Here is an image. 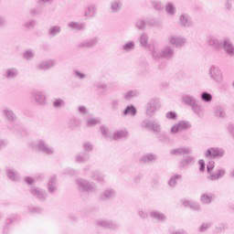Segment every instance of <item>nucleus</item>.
<instances>
[{
    "mask_svg": "<svg viewBox=\"0 0 234 234\" xmlns=\"http://www.w3.org/2000/svg\"><path fill=\"white\" fill-rule=\"evenodd\" d=\"M153 59H173L175 58V48L165 46L162 49H158L156 46H153L150 49Z\"/></svg>",
    "mask_w": 234,
    "mask_h": 234,
    "instance_id": "f257e3e1",
    "label": "nucleus"
},
{
    "mask_svg": "<svg viewBox=\"0 0 234 234\" xmlns=\"http://www.w3.org/2000/svg\"><path fill=\"white\" fill-rule=\"evenodd\" d=\"M76 185L79 187V191H81L82 193H96V191H98L96 183L90 182L87 179L78 178L76 180Z\"/></svg>",
    "mask_w": 234,
    "mask_h": 234,
    "instance_id": "f03ea898",
    "label": "nucleus"
},
{
    "mask_svg": "<svg viewBox=\"0 0 234 234\" xmlns=\"http://www.w3.org/2000/svg\"><path fill=\"white\" fill-rule=\"evenodd\" d=\"M29 147L40 151V153H44L45 154H54L55 152L52 146L48 145V144L43 140L31 142Z\"/></svg>",
    "mask_w": 234,
    "mask_h": 234,
    "instance_id": "7ed1b4c3",
    "label": "nucleus"
},
{
    "mask_svg": "<svg viewBox=\"0 0 234 234\" xmlns=\"http://www.w3.org/2000/svg\"><path fill=\"white\" fill-rule=\"evenodd\" d=\"M208 76L215 83H222L224 81V73L218 66L211 65L208 69Z\"/></svg>",
    "mask_w": 234,
    "mask_h": 234,
    "instance_id": "20e7f679",
    "label": "nucleus"
},
{
    "mask_svg": "<svg viewBox=\"0 0 234 234\" xmlns=\"http://www.w3.org/2000/svg\"><path fill=\"white\" fill-rule=\"evenodd\" d=\"M167 43L176 48H182L183 47H186L187 40L180 35L170 34L167 37Z\"/></svg>",
    "mask_w": 234,
    "mask_h": 234,
    "instance_id": "39448f33",
    "label": "nucleus"
},
{
    "mask_svg": "<svg viewBox=\"0 0 234 234\" xmlns=\"http://www.w3.org/2000/svg\"><path fill=\"white\" fill-rule=\"evenodd\" d=\"M162 107L160 100L157 98L151 99L146 104V116L150 118L154 116L155 112H158Z\"/></svg>",
    "mask_w": 234,
    "mask_h": 234,
    "instance_id": "423d86ee",
    "label": "nucleus"
},
{
    "mask_svg": "<svg viewBox=\"0 0 234 234\" xmlns=\"http://www.w3.org/2000/svg\"><path fill=\"white\" fill-rule=\"evenodd\" d=\"M191 126L192 125L189 121H179L171 127L170 132L172 134L184 133L187 131V129H191Z\"/></svg>",
    "mask_w": 234,
    "mask_h": 234,
    "instance_id": "0eeeda50",
    "label": "nucleus"
},
{
    "mask_svg": "<svg viewBox=\"0 0 234 234\" xmlns=\"http://www.w3.org/2000/svg\"><path fill=\"white\" fill-rule=\"evenodd\" d=\"M30 94L34 103L37 105H47V95L45 94V91L35 90H32Z\"/></svg>",
    "mask_w": 234,
    "mask_h": 234,
    "instance_id": "6e6552de",
    "label": "nucleus"
},
{
    "mask_svg": "<svg viewBox=\"0 0 234 234\" xmlns=\"http://www.w3.org/2000/svg\"><path fill=\"white\" fill-rule=\"evenodd\" d=\"M226 154V151L219 147L208 148L205 153V158H210L214 160L215 158H222Z\"/></svg>",
    "mask_w": 234,
    "mask_h": 234,
    "instance_id": "1a4fd4ad",
    "label": "nucleus"
},
{
    "mask_svg": "<svg viewBox=\"0 0 234 234\" xmlns=\"http://www.w3.org/2000/svg\"><path fill=\"white\" fill-rule=\"evenodd\" d=\"M58 63L56 60L49 58L41 60L38 62L36 66L37 70H42V72H47L48 70H50L51 69H54Z\"/></svg>",
    "mask_w": 234,
    "mask_h": 234,
    "instance_id": "9d476101",
    "label": "nucleus"
},
{
    "mask_svg": "<svg viewBox=\"0 0 234 234\" xmlns=\"http://www.w3.org/2000/svg\"><path fill=\"white\" fill-rule=\"evenodd\" d=\"M226 176V169L224 168H217L214 172H210L207 176V179L210 182H218V180H221Z\"/></svg>",
    "mask_w": 234,
    "mask_h": 234,
    "instance_id": "9b49d317",
    "label": "nucleus"
},
{
    "mask_svg": "<svg viewBox=\"0 0 234 234\" xmlns=\"http://www.w3.org/2000/svg\"><path fill=\"white\" fill-rule=\"evenodd\" d=\"M30 193L31 195H33V197H35V198H37L41 202H45V200H47V197H48L47 190L39 187L31 188Z\"/></svg>",
    "mask_w": 234,
    "mask_h": 234,
    "instance_id": "f8f14e48",
    "label": "nucleus"
},
{
    "mask_svg": "<svg viewBox=\"0 0 234 234\" xmlns=\"http://www.w3.org/2000/svg\"><path fill=\"white\" fill-rule=\"evenodd\" d=\"M17 76H19V69L17 68H7L3 73L4 80H7V81H13Z\"/></svg>",
    "mask_w": 234,
    "mask_h": 234,
    "instance_id": "ddd939ff",
    "label": "nucleus"
},
{
    "mask_svg": "<svg viewBox=\"0 0 234 234\" xmlns=\"http://www.w3.org/2000/svg\"><path fill=\"white\" fill-rule=\"evenodd\" d=\"M96 223L100 228H106L107 229H117V228H120L117 222L109 219H99Z\"/></svg>",
    "mask_w": 234,
    "mask_h": 234,
    "instance_id": "4468645a",
    "label": "nucleus"
},
{
    "mask_svg": "<svg viewBox=\"0 0 234 234\" xmlns=\"http://www.w3.org/2000/svg\"><path fill=\"white\" fill-rule=\"evenodd\" d=\"M191 153H193V148H191V146H181L178 148H174L170 151V154L175 156H184L185 154H191Z\"/></svg>",
    "mask_w": 234,
    "mask_h": 234,
    "instance_id": "2eb2a0df",
    "label": "nucleus"
},
{
    "mask_svg": "<svg viewBox=\"0 0 234 234\" xmlns=\"http://www.w3.org/2000/svg\"><path fill=\"white\" fill-rule=\"evenodd\" d=\"M225 52L228 54V56H231V58H234V46L233 42H231V38L225 37L222 41V46Z\"/></svg>",
    "mask_w": 234,
    "mask_h": 234,
    "instance_id": "dca6fc26",
    "label": "nucleus"
},
{
    "mask_svg": "<svg viewBox=\"0 0 234 234\" xmlns=\"http://www.w3.org/2000/svg\"><path fill=\"white\" fill-rule=\"evenodd\" d=\"M199 200L203 206H210V204H213V201L215 200V194L211 192L202 193Z\"/></svg>",
    "mask_w": 234,
    "mask_h": 234,
    "instance_id": "f3484780",
    "label": "nucleus"
},
{
    "mask_svg": "<svg viewBox=\"0 0 234 234\" xmlns=\"http://www.w3.org/2000/svg\"><path fill=\"white\" fill-rule=\"evenodd\" d=\"M123 8V0H112L110 3L111 14H119Z\"/></svg>",
    "mask_w": 234,
    "mask_h": 234,
    "instance_id": "a211bd4d",
    "label": "nucleus"
},
{
    "mask_svg": "<svg viewBox=\"0 0 234 234\" xmlns=\"http://www.w3.org/2000/svg\"><path fill=\"white\" fill-rule=\"evenodd\" d=\"M213 114L216 118L224 120L228 118V113H226V108L222 105H216L213 109Z\"/></svg>",
    "mask_w": 234,
    "mask_h": 234,
    "instance_id": "6ab92c4d",
    "label": "nucleus"
},
{
    "mask_svg": "<svg viewBox=\"0 0 234 234\" xmlns=\"http://www.w3.org/2000/svg\"><path fill=\"white\" fill-rule=\"evenodd\" d=\"M48 191L50 195L56 194L58 191V176H52L48 182Z\"/></svg>",
    "mask_w": 234,
    "mask_h": 234,
    "instance_id": "aec40b11",
    "label": "nucleus"
},
{
    "mask_svg": "<svg viewBox=\"0 0 234 234\" xmlns=\"http://www.w3.org/2000/svg\"><path fill=\"white\" fill-rule=\"evenodd\" d=\"M96 45H98V37H92L79 43L78 47L79 48H92Z\"/></svg>",
    "mask_w": 234,
    "mask_h": 234,
    "instance_id": "412c9836",
    "label": "nucleus"
},
{
    "mask_svg": "<svg viewBox=\"0 0 234 234\" xmlns=\"http://www.w3.org/2000/svg\"><path fill=\"white\" fill-rule=\"evenodd\" d=\"M191 111L196 114V116H197V118H204V116H206V108L198 102H196L193 105Z\"/></svg>",
    "mask_w": 234,
    "mask_h": 234,
    "instance_id": "4be33fe9",
    "label": "nucleus"
},
{
    "mask_svg": "<svg viewBox=\"0 0 234 234\" xmlns=\"http://www.w3.org/2000/svg\"><path fill=\"white\" fill-rule=\"evenodd\" d=\"M9 129L10 131H13L14 134H16L18 138L28 135V132L27 131V129L17 124H13V126L9 127Z\"/></svg>",
    "mask_w": 234,
    "mask_h": 234,
    "instance_id": "5701e85b",
    "label": "nucleus"
},
{
    "mask_svg": "<svg viewBox=\"0 0 234 234\" xmlns=\"http://www.w3.org/2000/svg\"><path fill=\"white\" fill-rule=\"evenodd\" d=\"M179 23L181 27H184L185 28H189L193 26V20L191 19V16L187 14H182L179 16Z\"/></svg>",
    "mask_w": 234,
    "mask_h": 234,
    "instance_id": "b1692460",
    "label": "nucleus"
},
{
    "mask_svg": "<svg viewBox=\"0 0 234 234\" xmlns=\"http://www.w3.org/2000/svg\"><path fill=\"white\" fill-rule=\"evenodd\" d=\"M182 174H174L168 181L169 187H171V189H175V187L178 186V183L182 182Z\"/></svg>",
    "mask_w": 234,
    "mask_h": 234,
    "instance_id": "393cba45",
    "label": "nucleus"
},
{
    "mask_svg": "<svg viewBox=\"0 0 234 234\" xmlns=\"http://www.w3.org/2000/svg\"><path fill=\"white\" fill-rule=\"evenodd\" d=\"M197 160L195 159V156L193 155H186L182 158V160L179 162V167L184 169L186 165H193Z\"/></svg>",
    "mask_w": 234,
    "mask_h": 234,
    "instance_id": "a878e982",
    "label": "nucleus"
},
{
    "mask_svg": "<svg viewBox=\"0 0 234 234\" xmlns=\"http://www.w3.org/2000/svg\"><path fill=\"white\" fill-rule=\"evenodd\" d=\"M150 217L151 218H154V220H158L159 222H165V220H167V216L159 210L151 211Z\"/></svg>",
    "mask_w": 234,
    "mask_h": 234,
    "instance_id": "bb28decb",
    "label": "nucleus"
},
{
    "mask_svg": "<svg viewBox=\"0 0 234 234\" xmlns=\"http://www.w3.org/2000/svg\"><path fill=\"white\" fill-rule=\"evenodd\" d=\"M116 197V191L112 188H106L101 195V200H112Z\"/></svg>",
    "mask_w": 234,
    "mask_h": 234,
    "instance_id": "cd10ccee",
    "label": "nucleus"
},
{
    "mask_svg": "<svg viewBox=\"0 0 234 234\" xmlns=\"http://www.w3.org/2000/svg\"><path fill=\"white\" fill-rule=\"evenodd\" d=\"M182 100H183V102L188 107H191V109L197 103V99L193 95L185 94L182 96Z\"/></svg>",
    "mask_w": 234,
    "mask_h": 234,
    "instance_id": "c85d7f7f",
    "label": "nucleus"
},
{
    "mask_svg": "<svg viewBox=\"0 0 234 234\" xmlns=\"http://www.w3.org/2000/svg\"><path fill=\"white\" fill-rule=\"evenodd\" d=\"M137 113H138V110L136 109V107L131 104L126 106V108L122 112V116H132L133 118H134V116H136Z\"/></svg>",
    "mask_w": 234,
    "mask_h": 234,
    "instance_id": "c756f323",
    "label": "nucleus"
},
{
    "mask_svg": "<svg viewBox=\"0 0 234 234\" xmlns=\"http://www.w3.org/2000/svg\"><path fill=\"white\" fill-rule=\"evenodd\" d=\"M84 17L86 19H92L96 17V5H90L84 10Z\"/></svg>",
    "mask_w": 234,
    "mask_h": 234,
    "instance_id": "7c9ffc66",
    "label": "nucleus"
},
{
    "mask_svg": "<svg viewBox=\"0 0 234 234\" xmlns=\"http://www.w3.org/2000/svg\"><path fill=\"white\" fill-rule=\"evenodd\" d=\"M158 160V155L154 154H147L141 158V164H152V162H156Z\"/></svg>",
    "mask_w": 234,
    "mask_h": 234,
    "instance_id": "2f4dec72",
    "label": "nucleus"
},
{
    "mask_svg": "<svg viewBox=\"0 0 234 234\" xmlns=\"http://www.w3.org/2000/svg\"><path fill=\"white\" fill-rule=\"evenodd\" d=\"M207 43L209 47H212L215 50H220V48H222V42L220 43V40L215 37L208 38Z\"/></svg>",
    "mask_w": 234,
    "mask_h": 234,
    "instance_id": "473e14b6",
    "label": "nucleus"
},
{
    "mask_svg": "<svg viewBox=\"0 0 234 234\" xmlns=\"http://www.w3.org/2000/svg\"><path fill=\"white\" fill-rule=\"evenodd\" d=\"M6 176L12 182H17L19 180V174L14 168H6Z\"/></svg>",
    "mask_w": 234,
    "mask_h": 234,
    "instance_id": "72a5a7b5",
    "label": "nucleus"
},
{
    "mask_svg": "<svg viewBox=\"0 0 234 234\" xmlns=\"http://www.w3.org/2000/svg\"><path fill=\"white\" fill-rule=\"evenodd\" d=\"M138 96H140V91L137 90H132L126 91L123 95V98L127 101H131V100L134 98H138Z\"/></svg>",
    "mask_w": 234,
    "mask_h": 234,
    "instance_id": "f704fd0d",
    "label": "nucleus"
},
{
    "mask_svg": "<svg viewBox=\"0 0 234 234\" xmlns=\"http://www.w3.org/2000/svg\"><path fill=\"white\" fill-rule=\"evenodd\" d=\"M48 34L49 37H56V36H59L61 34V27L59 26H51L48 30Z\"/></svg>",
    "mask_w": 234,
    "mask_h": 234,
    "instance_id": "c9c22d12",
    "label": "nucleus"
},
{
    "mask_svg": "<svg viewBox=\"0 0 234 234\" xmlns=\"http://www.w3.org/2000/svg\"><path fill=\"white\" fill-rule=\"evenodd\" d=\"M81 125V119L78 117H72L68 122V127L69 129H76V127H80Z\"/></svg>",
    "mask_w": 234,
    "mask_h": 234,
    "instance_id": "e433bc0d",
    "label": "nucleus"
},
{
    "mask_svg": "<svg viewBox=\"0 0 234 234\" xmlns=\"http://www.w3.org/2000/svg\"><path fill=\"white\" fill-rule=\"evenodd\" d=\"M3 114H4V116H5L7 122H9L10 123H12V122H14L16 118V113H14V111H12L8 108H5L3 111Z\"/></svg>",
    "mask_w": 234,
    "mask_h": 234,
    "instance_id": "4c0bfd02",
    "label": "nucleus"
},
{
    "mask_svg": "<svg viewBox=\"0 0 234 234\" xmlns=\"http://www.w3.org/2000/svg\"><path fill=\"white\" fill-rule=\"evenodd\" d=\"M165 12L167 16H170V17H175L176 15V7H175L173 3L169 2L165 5Z\"/></svg>",
    "mask_w": 234,
    "mask_h": 234,
    "instance_id": "58836bf2",
    "label": "nucleus"
},
{
    "mask_svg": "<svg viewBox=\"0 0 234 234\" xmlns=\"http://www.w3.org/2000/svg\"><path fill=\"white\" fill-rule=\"evenodd\" d=\"M68 27H69L71 30H85L86 28L85 23H80V22H69L68 24Z\"/></svg>",
    "mask_w": 234,
    "mask_h": 234,
    "instance_id": "ea45409f",
    "label": "nucleus"
},
{
    "mask_svg": "<svg viewBox=\"0 0 234 234\" xmlns=\"http://www.w3.org/2000/svg\"><path fill=\"white\" fill-rule=\"evenodd\" d=\"M127 136H129V133H127V131L119 130V131H116L113 133V135H112V138H113V140H122V138H127Z\"/></svg>",
    "mask_w": 234,
    "mask_h": 234,
    "instance_id": "a19ab883",
    "label": "nucleus"
},
{
    "mask_svg": "<svg viewBox=\"0 0 234 234\" xmlns=\"http://www.w3.org/2000/svg\"><path fill=\"white\" fill-rule=\"evenodd\" d=\"M75 162L77 164H87L89 162V157L87 156V154H78L74 156Z\"/></svg>",
    "mask_w": 234,
    "mask_h": 234,
    "instance_id": "79ce46f5",
    "label": "nucleus"
},
{
    "mask_svg": "<svg viewBox=\"0 0 234 234\" xmlns=\"http://www.w3.org/2000/svg\"><path fill=\"white\" fill-rule=\"evenodd\" d=\"M90 176L92 180H96L97 182H105V176L101 174L100 171H93Z\"/></svg>",
    "mask_w": 234,
    "mask_h": 234,
    "instance_id": "37998d69",
    "label": "nucleus"
},
{
    "mask_svg": "<svg viewBox=\"0 0 234 234\" xmlns=\"http://www.w3.org/2000/svg\"><path fill=\"white\" fill-rule=\"evenodd\" d=\"M149 2L152 7L157 12H162V10H164V5H162V2L159 0H150Z\"/></svg>",
    "mask_w": 234,
    "mask_h": 234,
    "instance_id": "c03bdc74",
    "label": "nucleus"
},
{
    "mask_svg": "<svg viewBox=\"0 0 234 234\" xmlns=\"http://www.w3.org/2000/svg\"><path fill=\"white\" fill-rule=\"evenodd\" d=\"M134 48H136V45L133 40H130L126 42L124 45H122V50H124V52H133Z\"/></svg>",
    "mask_w": 234,
    "mask_h": 234,
    "instance_id": "a18cd8bd",
    "label": "nucleus"
},
{
    "mask_svg": "<svg viewBox=\"0 0 234 234\" xmlns=\"http://www.w3.org/2000/svg\"><path fill=\"white\" fill-rule=\"evenodd\" d=\"M200 100L201 101H204L205 103H209L213 101V95L207 91H203L200 94Z\"/></svg>",
    "mask_w": 234,
    "mask_h": 234,
    "instance_id": "49530a36",
    "label": "nucleus"
},
{
    "mask_svg": "<svg viewBox=\"0 0 234 234\" xmlns=\"http://www.w3.org/2000/svg\"><path fill=\"white\" fill-rule=\"evenodd\" d=\"M23 58L27 61H32V59H34V58H36V51H34L32 49H28L23 53Z\"/></svg>",
    "mask_w": 234,
    "mask_h": 234,
    "instance_id": "de8ad7c7",
    "label": "nucleus"
},
{
    "mask_svg": "<svg viewBox=\"0 0 234 234\" xmlns=\"http://www.w3.org/2000/svg\"><path fill=\"white\" fill-rule=\"evenodd\" d=\"M140 44L144 48H149V36L146 33H143L140 37Z\"/></svg>",
    "mask_w": 234,
    "mask_h": 234,
    "instance_id": "09e8293b",
    "label": "nucleus"
},
{
    "mask_svg": "<svg viewBox=\"0 0 234 234\" xmlns=\"http://www.w3.org/2000/svg\"><path fill=\"white\" fill-rule=\"evenodd\" d=\"M82 149L85 154H89V153H92V151H94V145L90 142H85L82 144Z\"/></svg>",
    "mask_w": 234,
    "mask_h": 234,
    "instance_id": "8fccbe9b",
    "label": "nucleus"
},
{
    "mask_svg": "<svg viewBox=\"0 0 234 234\" xmlns=\"http://www.w3.org/2000/svg\"><path fill=\"white\" fill-rule=\"evenodd\" d=\"M134 25L138 30H145L147 24L145 20L139 18L134 22Z\"/></svg>",
    "mask_w": 234,
    "mask_h": 234,
    "instance_id": "3c124183",
    "label": "nucleus"
},
{
    "mask_svg": "<svg viewBox=\"0 0 234 234\" xmlns=\"http://www.w3.org/2000/svg\"><path fill=\"white\" fill-rule=\"evenodd\" d=\"M151 131H153L154 134H158L159 133L162 132V124H160V122L156 121H154Z\"/></svg>",
    "mask_w": 234,
    "mask_h": 234,
    "instance_id": "603ef678",
    "label": "nucleus"
},
{
    "mask_svg": "<svg viewBox=\"0 0 234 234\" xmlns=\"http://www.w3.org/2000/svg\"><path fill=\"white\" fill-rule=\"evenodd\" d=\"M101 134H103L104 137L107 138V140L112 139V133H111V131H109V128H107L106 126H101Z\"/></svg>",
    "mask_w": 234,
    "mask_h": 234,
    "instance_id": "864d4df0",
    "label": "nucleus"
},
{
    "mask_svg": "<svg viewBox=\"0 0 234 234\" xmlns=\"http://www.w3.org/2000/svg\"><path fill=\"white\" fill-rule=\"evenodd\" d=\"M165 118L166 120L176 122V120H178V114L176 113V112H167L165 113Z\"/></svg>",
    "mask_w": 234,
    "mask_h": 234,
    "instance_id": "5fc2aeb1",
    "label": "nucleus"
},
{
    "mask_svg": "<svg viewBox=\"0 0 234 234\" xmlns=\"http://www.w3.org/2000/svg\"><path fill=\"white\" fill-rule=\"evenodd\" d=\"M53 107L55 109H62V107H65V101L63 99H55Z\"/></svg>",
    "mask_w": 234,
    "mask_h": 234,
    "instance_id": "6e6d98bb",
    "label": "nucleus"
},
{
    "mask_svg": "<svg viewBox=\"0 0 234 234\" xmlns=\"http://www.w3.org/2000/svg\"><path fill=\"white\" fill-rule=\"evenodd\" d=\"M72 74L76 80H85V78H87V75L85 73H83L78 69H74Z\"/></svg>",
    "mask_w": 234,
    "mask_h": 234,
    "instance_id": "4d7b16f0",
    "label": "nucleus"
},
{
    "mask_svg": "<svg viewBox=\"0 0 234 234\" xmlns=\"http://www.w3.org/2000/svg\"><path fill=\"white\" fill-rule=\"evenodd\" d=\"M156 138L159 142H169V137L165 132H159V133H156Z\"/></svg>",
    "mask_w": 234,
    "mask_h": 234,
    "instance_id": "13d9d810",
    "label": "nucleus"
},
{
    "mask_svg": "<svg viewBox=\"0 0 234 234\" xmlns=\"http://www.w3.org/2000/svg\"><path fill=\"white\" fill-rule=\"evenodd\" d=\"M12 222H14V219L12 218L5 219V225L4 226L5 234L10 233V230L12 229V227L10 226V224H12Z\"/></svg>",
    "mask_w": 234,
    "mask_h": 234,
    "instance_id": "bf43d9fd",
    "label": "nucleus"
},
{
    "mask_svg": "<svg viewBox=\"0 0 234 234\" xmlns=\"http://www.w3.org/2000/svg\"><path fill=\"white\" fill-rule=\"evenodd\" d=\"M154 121H151V120H144L141 122V126L143 127V129H152L153 128V122Z\"/></svg>",
    "mask_w": 234,
    "mask_h": 234,
    "instance_id": "052dcab7",
    "label": "nucleus"
},
{
    "mask_svg": "<svg viewBox=\"0 0 234 234\" xmlns=\"http://www.w3.org/2000/svg\"><path fill=\"white\" fill-rule=\"evenodd\" d=\"M98 123H101L100 119L90 118L87 120L88 127H94L95 125H98Z\"/></svg>",
    "mask_w": 234,
    "mask_h": 234,
    "instance_id": "680f3d73",
    "label": "nucleus"
},
{
    "mask_svg": "<svg viewBox=\"0 0 234 234\" xmlns=\"http://www.w3.org/2000/svg\"><path fill=\"white\" fill-rule=\"evenodd\" d=\"M94 85L96 89H98V90H107L108 89L107 84L105 82H96Z\"/></svg>",
    "mask_w": 234,
    "mask_h": 234,
    "instance_id": "e2e57ef3",
    "label": "nucleus"
},
{
    "mask_svg": "<svg viewBox=\"0 0 234 234\" xmlns=\"http://www.w3.org/2000/svg\"><path fill=\"white\" fill-rule=\"evenodd\" d=\"M27 209L29 213H40L42 211L41 207L34 206H28Z\"/></svg>",
    "mask_w": 234,
    "mask_h": 234,
    "instance_id": "0e129e2a",
    "label": "nucleus"
},
{
    "mask_svg": "<svg viewBox=\"0 0 234 234\" xmlns=\"http://www.w3.org/2000/svg\"><path fill=\"white\" fill-rule=\"evenodd\" d=\"M190 209H194V211H202V207L198 203L192 201Z\"/></svg>",
    "mask_w": 234,
    "mask_h": 234,
    "instance_id": "69168bd1",
    "label": "nucleus"
},
{
    "mask_svg": "<svg viewBox=\"0 0 234 234\" xmlns=\"http://www.w3.org/2000/svg\"><path fill=\"white\" fill-rule=\"evenodd\" d=\"M213 169H215V162L210 161L207 165V173L209 175L211 172H213Z\"/></svg>",
    "mask_w": 234,
    "mask_h": 234,
    "instance_id": "338daca9",
    "label": "nucleus"
},
{
    "mask_svg": "<svg viewBox=\"0 0 234 234\" xmlns=\"http://www.w3.org/2000/svg\"><path fill=\"white\" fill-rule=\"evenodd\" d=\"M111 105L113 111H118V107H120V100L112 101Z\"/></svg>",
    "mask_w": 234,
    "mask_h": 234,
    "instance_id": "774afa93",
    "label": "nucleus"
}]
</instances>
